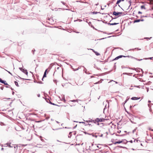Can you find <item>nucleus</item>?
Here are the masks:
<instances>
[{
  "label": "nucleus",
  "mask_w": 153,
  "mask_h": 153,
  "mask_svg": "<svg viewBox=\"0 0 153 153\" xmlns=\"http://www.w3.org/2000/svg\"><path fill=\"white\" fill-rule=\"evenodd\" d=\"M122 14V13L120 12H116L115 11H114L113 13V15H114L115 16H117V17L120 16Z\"/></svg>",
  "instance_id": "1"
},
{
  "label": "nucleus",
  "mask_w": 153,
  "mask_h": 153,
  "mask_svg": "<svg viewBox=\"0 0 153 153\" xmlns=\"http://www.w3.org/2000/svg\"><path fill=\"white\" fill-rule=\"evenodd\" d=\"M128 57V58L131 57V58H134L132 56H123V55H120V56H118L116 58H115V59H114V60H117V59H119L120 58H121V57Z\"/></svg>",
  "instance_id": "2"
},
{
  "label": "nucleus",
  "mask_w": 153,
  "mask_h": 153,
  "mask_svg": "<svg viewBox=\"0 0 153 153\" xmlns=\"http://www.w3.org/2000/svg\"><path fill=\"white\" fill-rule=\"evenodd\" d=\"M105 119L103 118H97L95 120V121L97 122H104L105 120Z\"/></svg>",
  "instance_id": "3"
},
{
  "label": "nucleus",
  "mask_w": 153,
  "mask_h": 153,
  "mask_svg": "<svg viewBox=\"0 0 153 153\" xmlns=\"http://www.w3.org/2000/svg\"><path fill=\"white\" fill-rule=\"evenodd\" d=\"M19 69L21 70L25 74H26V75L27 74L28 72L27 70L23 69L22 68H19Z\"/></svg>",
  "instance_id": "4"
},
{
  "label": "nucleus",
  "mask_w": 153,
  "mask_h": 153,
  "mask_svg": "<svg viewBox=\"0 0 153 153\" xmlns=\"http://www.w3.org/2000/svg\"><path fill=\"white\" fill-rule=\"evenodd\" d=\"M4 146H5V147H7V146H9V147H12V146H10V144L9 143H7L6 144H4Z\"/></svg>",
  "instance_id": "5"
},
{
  "label": "nucleus",
  "mask_w": 153,
  "mask_h": 153,
  "mask_svg": "<svg viewBox=\"0 0 153 153\" xmlns=\"http://www.w3.org/2000/svg\"><path fill=\"white\" fill-rule=\"evenodd\" d=\"M122 142H123V141H120V140L119 141L115 142L114 143V144H117V143L119 144V143H122Z\"/></svg>",
  "instance_id": "6"
},
{
  "label": "nucleus",
  "mask_w": 153,
  "mask_h": 153,
  "mask_svg": "<svg viewBox=\"0 0 153 153\" xmlns=\"http://www.w3.org/2000/svg\"><path fill=\"white\" fill-rule=\"evenodd\" d=\"M47 69H46L45 71V72H44V75H43V78H42V79H43V78L45 77H46V72H47Z\"/></svg>",
  "instance_id": "7"
},
{
  "label": "nucleus",
  "mask_w": 153,
  "mask_h": 153,
  "mask_svg": "<svg viewBox=\"0 0 153 153\" xmlns=\"http://www.w3.org/2000/svg\"><path fill=\"white\" fill-rule=\"evenodd\" d=\"M135 49H136L138 51V50H141V49L139 48H135L134 49H130V50H129L128 51L132 50L133 51H134V50H135Z\"/></svg>",
  "instance_id": "8"
},
{
  "label": "nucleus",
  "mask_w": 153,
  "mask_h": 153,
  "mask_svg": "<svg viewBox=\"0 0 153 153\" xmlns=\"http://www.w3.org/2000/svg\"><path fill=\"white\" fill-rule=\"evenodd\" d=\"M139 98H138L137 97H133L131 98V99L132 100H137L138 99H139Z\"/></svg>",
  "instance_id": "9"
},
{
  "label": "nucleus",
  "mask_w": 153,
  "mask_h": 153,
  "mask_svg": "<svg viewBox=\"0 0 153 153\" xmlns=\"http://www.w3.org/2000/svg\"><path fill=\"white\" fill-rule=\"evenodd\" d=\"M118 24H119V23H109V24L110 25H117Z\"/></svg>",
  "instance_id": "10"
},
{
  "label": "nucleus",
  "mask_w": 153,
  "mask_h": 153,
  "mask_svg": "<svg viewBox=\"0 0 153 153\" xmlns=\"http://www.w3.org/2000/svg\"><path fill=\"white\" fill-rule=\"evenodd\" d=\"M141 9H144L145 10L146 9L145 6L144 5H142L141 6Z\"/></svg>",
  "instance_id": "11"
},
{
  "label": "nucleus",
  "mask_w": 153,
  "mask_h": 153,
  "mask_svg": "<svg viewBox=\"0 0 153 153\" xmlns=\"http://www.w3.org/2000/svg\"><path fill=\"white\" fill-rule=\"evenodd\" d=\"M145 59H153V57H150V58H145Z\"/></svg>",
  "instance_id": "12"
},
{
  "label": "nucleus",
  "mask_w": 153,
  "mask_h": 153,
  "mask_svg": "<svg viewBox=\"0 0 153 153\" xmlns=\"http://www.w3.org/2000/svg\"><path fill=\"white\" fill-rule=\"evenodd\" d=\"M78 100H71L70 101L72 102H75L76 101L77 102H78Z\"/></svg>",
  "instance_id": "13"
},
{
  "label": "nucleus",
  "mask_w": 153,
  "mask_h": 153,
  "mask_svg": "<svg viewBox=\"0 0 153 153\" xmlns=\"http://www.w3.org/2000/svg\"><path fill=\"white\" fill-rule=\"evenodd\" d=\"M95 54L97 56H99L100 55L99 53H98L96 51L95 52Z\"/></svg>",
  "instance_id": "14"
},
{
  "label": "nucleus",
  "mask_w": 153,
  "mask_h": 153,
  "mask_svg": "<svg viewBox=\"0 0 153 153\" xmlns=\"http://www.w3.org/2000/svg\"><path fill=\"white\" fill-rule=\"evenodd\" d=\"M14 82L16 85L17 86H19L18 82H17L15 81Z\"/></svg>",
  "instance_id": "15"
},
{
  "label": "nucleus",
  "mask_w": 153,
  "mask_h": 153,
  "mask_svg": "<svg viewBox=\"0 0 153 153\" xmlns=\"http://www.w3.org/2000/svg\"><path fill=\"white\" fill-rule=\"evenodd\" d=\"M140 19H137L135 20L134 21L135 22H140Z\"/></svg>",
  "instance_id": "16"
},
{
  "label": "nucleus",
  "mask_w": 153,
  "mask_h": 153,
  "mask_svg": "<svg viewBox=\"0 0 153 153\" xmlns=\"http://www.w3.org/2000/svg\"><path fill=\"white\" fill-rule=\"evenodd\" d=\"M121 1V0H118L116 3V4H118L119 3H120Z\"/></svg>",
  "instance_id": "17"
},
{
  "label": "nucleus",
  "mask_w": 153,
  "mask_h": 153,
  "mask_svg": "<svg viewBox=\"0 0 153 153\" xmlns=\"http://www.w3.org/2000/svg\"><path fill=\"white\" fill-rule=\"evenodd\" d=\"M3 83L5 85H8V84L6 82V81H4V83Z\"/></svg>",
  "instance_id": "18"
},
{
  "label": "nucleus",
  "mask_w": 153,
  "mask_h": 153,
  "mask_svg": "<svg viewBox=\"0 0 153 153\" xmlns=\"http://www.w3.org/2000/svg\"><path fill=\"white\" fill-rule=\"evenodd\" d=\"M0 82L1 83H4V80H3L1 78H0Z\"/></svg>",
  "instance_id": "19"
},
{
  "label": "nucleus",
  "mask_w": 153,
  "mask_h": 153,
  "mask_svg": "<svg viewBox=\"0 0 153 153\" xmlns=\"http://www.w3.org/2000/svg\"><path fill=\"white\" fill-rule=\"evenodd\" d=\"M93 14H96L98 13L97 12H92Z\"/></svg>",
  "instance_id": "20"
},
{
  "label": "nucleus",
  "mask_w": 153,
  "mask_h": 153,
  "mask_svg": "<svg viewBox=\"0 0 153 153\" xmlns=\"http://www.w3.org/2000/svg\"><path fill=\"white\" fill-rule=\"evenodd\" d=\"M134 59H136L137 60H138V61H141L142 60V59H137L136 58H135L134 57Z\"/></svg>",
  "instance_id": "21"
},
{
  "label": "nucleus",
  "mask_w": 153,
  "mask_h": 153,
  "mask_svg": "<svg viewBox=\"0 0 153 153\" xmlns=\"http://www.w3.org/2000/svg\"><path fill=\"white\" fill-rule=\"evenodd\" d=\"M7 85V86H5V87H6V88H10V86L9 85H8H8Z\"/></svg>",
  "instance_id": "22"
},
{
  "label": "nucleus",
  "mask_w": 153,
  "mask_h": 153,
  "mask_svg": "<svg viewBox=\"0 0 153 153\" xmlns=\"http://www.w3.org/2000/svg\"><path fill=\"white\" fill-rule=\"evenodd\" d=\"M91 50H92L93 51L94 53H95V52L96 51H95L94 50H93V49H90Z\"/></svg>",
  "instance_id": "23"
},
{
  "label": "nucleus",
  "mask_w": 153,
  "mask_h": 153,
  "mask_svg": "<svg viewBox=\"0 0 153 153\" xmlns=\"http://www.w3.org/2000/svg\"><path fill=\"white\" fill-rule=\"evenodd\" d=\"M138 13L139 14H142V13L141 12H140V11H139L138 12Z\"/></svg>",
  "instance_id": "24"
},
{
  "label": "nucleus",
  "mask_w": 153,
  "mask_h": 153,
  "mask_svg": "<svg viewBox=\"0 0 153 153\" xmlns=\"http://www.w3.org/2000/svg\"><path fill=\"white\" fill-rule=\"evenodd\" d=\"M99 83V81L97 82L94 83V84H97Z\"/></svg>",
  "instance_id": "25"
},
{
  "label": "nucleus",
  "mask_w": 153,
  "mask_h": 153,
  "mask_svg": "<svg viewBox=\"0 0 153 153\" xmlns=\"http://www.w3.org/2000/svg\"><path fill=\"white\" fill-rule=\"evenodd\" d=\"M37 96L38 97H40V94H39L37 95Z\"/></svg>",
  "instance_id": "26"
},
{
  "label": "nucleus",
  "mask_w": 153,
  "mask_h": 153,
  "mask_svg": "<svg viewBox=\"0 0 153 153\" xmlns=\"http://www.w3.org/2000/svg\"><path fill=\"white\" fill-rule=\"evenodd\" d=\"M3 88H4V87H1V89L2 90H3Z\"/></svg>",
  "instance_id": "27"
},
{
  "label": "nucleus",
  "mask_w": 153,
  "mask_h": 153,
  "mask_svg": "<svg viewBox=\"0 0 153 153\" xmlns=\"http://www.w3.org/2000/svg\"><path fill=\"white\" fill-rule=\"evenodd\" d=\"M144 20L143 19H140V21H143Z\"/></svg>",
  "instance_id": "28"
},
{
  "label": "nucleus",
  "mask_w": 153,
  "mask_h": 153,
  "mask_svg": "<svg viewBox=\"0 0 153 153\" xmlns=\"http://www.w3.org/2000/svg\"><path fill=\"white\" fill-rule=\"evenodd\" d=\"M14 91L12 92V94L14 95Z\"/></svg>",
  "instance_id": "29"
},
{
  "label": "nucleus",
  "mask_w": 153,
  "mask_h": 153,
  "mask_svg": "<svg viewBox=\"0 0 153 153\" xmlns=\"http://www.w3.org/2000/svg\"><path fill=\"white\" fill-rule=\"evenodd\" d=\"M91 122V121L90 120L87 121V122L88 123L89 122Z\"/></svg>",
  "instance_id": "30"
},
{
  "label": "nucleus",
  "mask_w": 153,
  "mask_h": 153,
  "mask_svg": "<svg viewBox=\"0 0 153 153\" xmlns=\"http://www.w3.org/2000/svg\"><path fill=\"white\" fill-rule=\"evenodd\" d=\"M84 123V122H79V123Z\"/></svg>",
  "instance_id": "31"
},
{
  "label": "nucleus",
  "mask_w": 153,
  "mask_h": 153,
  "mask_svg": "<svg viewBox=\"0 0 153 153\" xmlns=\"http://www.w3.org/2000/svg\"><path fill=\"white\" fill-rule=\"evenodd\" d=\"M148 106L150 107V104H148Z\"/></svg>",
  "instance_id": "32"
},
{
  "label": "nucleus",
  "mask_w": 153,
  "mask_h": 153,
  "mask_svg": "<svg viewBox=\"0 0 153 153\" xmlns=\"http://www.w3.org/2000/svg\"><path fill=\"white\" fill-rule=\"evenodd\" d=\"M97 147L98 148H100V147H99V146H97Z\"/></svg>",
  "instance_id": "33"
},
{
  "label": "nucleus",
  "mask_w": 153,
  "mask_h": 153,
  "mask_svg": "<svg viewBox=\"0 0 153 153\" xmlns=\"http://www.w3.org/2000/svg\"><path fill=\"white\" fill-rule=\"evenodd\" d=\"M8 71V72L9 73V74H11L10 73V72H9V71Z\"/></svg>",
  "instance_id": "34"
},
{
  "label": "nucleus",
  "mask_w": 153,
  "mask_h": 153,
  "mask_svg": "<svg viewBox=\"0 0 153 153\" xmlns=\"http://www.w3.org/2000/svg\"><path fill=\"white\" fill-rule=\"evenodd\" d=\"M62 2L63 4H65V3H64L63 2Z\"/></svg>",
  "instance_id": "35"
},
{
  "label": "nucleus",
  "mask_w": 153,
  "mask_h": 153,
  "mask_svg": "<svg viewBox=\"0 0 153 153\" xmlns=\"http://www.w3.org/2000/svg\"><path fill=\"white\" fill-rule=\"evenodd\" d=\"M148 102L149 103H150L151 102V101L150 100H149Z\"/></svg>",
  "instance_id": "36"
},
{
  "label": "nucleus",
  "mask_w": 153,
  "mask_h": 153,
  "mask_svg": "<svg viewBox=\"0 0 153 153\" xmlns=\"http://www.w3.org/2000/svg\"><path fill=\"white\" fill-rule=\"evenodd\" d=\"M4 148H2L1 149V150H4Z\"/></svg>",
  "instance_id": "37"
},
{
  "label": "nucleus",
  "mask_w": 153,
  "mask_h": 153,
  "mask_svg": "<svg viewBox=\"0 0 153 153\" xmlns=\"http://www.w3.org/2000/svg\"><path fill=\"white\" fill-rule=\"evenodd\" d=\"M56 123H59V122L58 121H56Z\"/></svg>",
  "instance_id": "38"
},
{
  "label": "nucleus",
  "mask_w": 153,
  "mask_h": 153,
  "mask_svg": "<svg viewBox=\"0 0 153 153\" xmlns=\"http://www.w3.org/2000/svg\"><path fill=\"white\" fill-rule=\"evenodd\" d=\"M52 104L53 105H56L55 104H54V103H52Z\"/></svg>",
  "instance_id": "39"
},
{
  "label": "nucleus",
  "mask_w": 153,
  "mask_h": 153,
  "mask_svg": "<svg viewBox=\"0 0 153 153\" xmlns=\"http://www.w3.org/2000/svg\"><path fill=\"white\" fill-rule=\"evenodd\" d=\"M59 129H53V130H57L58 129H59Z\"/></svg>",
  "instance_id": "40"
},
{
  "label": "nucleus",
  "mask_w": 153,
  "mask_h": 153,
  "mask_svg": "<svg viewBox=\"0 0 153 153\" xmlns=\"http://www.w3.org/2000/svg\"><path fill=\"white\" fill-rule=\"evenodd\" d=\"M83 123H84V124H85V125H86V124H85V122H84Z\"/></svg>",
  "instance_id": "41"
},
{
  "label": "nucleus",
  "mask_w": 153,
  "mask_h": 153,
  "mask_svg": "<svg viewBox=\"0 0 153 153\" xmlns=\"http://www.w3.org/2000/svg\"><path fill=\"white\" fill-rule=\"evenodd\" d=\"M132 107V106H130V108H131Z\"/></svg>",
  "instance_id": "42"
},
{
  "label": "nucleus",
  "mask_w": 153,
  "mask_h": 153,
  "mask_svg": "<svg viewBox=\"0 0 153 153\" xmlns=\"http://www.w3.org/2000/svg\"><path fill=\"white\" fill-rule=\"evenodd\" d=\"M76 126H77V125H76L75 126V127H74V128H75L76 127Z\"/></svg>",
  "instance_id": "43"
},
{
  "label": "nucleus",
  "mask_w": 153,
  "mask_h": 153,
  "mask_svg": "<svg viewBox=\"0 0 153 153\" xmlns=\"http://www.w3.org/2000/svg\"><path fill=\"white\" fill-rule=\"evenodd\" d=\"M130 142L132 143V140H131V141H130Z\"/></svg>",
  "instance_id": "44"
},
{
  "label": "nucleus",
  "mask_w": 153,
  "mask_h": 153,
  "mask_svg": "<svg viewBox=\"0 0 153 153\" xmlns=\"http://www.w3.org/2000/svg\"><path fill=\"white\" fill-rule=\"evenodd\" d=\"M59 68V67H57V69H58Z\"/></svg>",
  "instance_id": "45"
},
{
  "label": "nucleus",
  "mask_w": 153,
  "mask_h": 153,
  "mask_svg": "<svg viewBox=\"0 0 153 153\" xmlns=\"http://www.w3.org/2000/svg\"><path fill=\"white\" fill-rule=\"evenodd\" d=\"M102 135H103V134H101V137H102Z\"/></svg>",
  "instance_id": "46"
},
{
  "label": "nucleus",
  "mask_w": 153,
  "mask_h": 153,
  "mask_svg": "<svg viewBox=\"0 0 153 153\" xmlns=\"http://www.w3.org/2000/svg\"><path fill=\"white\" fill-rule=\"evenodd\" d=\"M124 0H121V1H124Z\"/></svg>",
  "instance_id": "47"
},
{
  "label": "nucleus",
  "mask_w": 153,
  "mask_h": 153,
  "mask_svg": "<svg viewBox=\"0 0 153 153\" xmlns=\"http://www.w3.org/2000/svg\"><path fill=\"white\" fill-rule=\"evenodd\" d=\"M114 82H116V83H117V82H115V81H114Z\"/></svg>",
  "instance_id": "48"
},
{
  "label": "nucleus",
  "mask_w": 153,
  "mask_h": 153,
  "mask_svg": "<svg viewBox=\"0 0 153 153\" xmlns=\"http://www.w3.org/2000/svg\"><path fill=\"white\" fill-rule=\"evenodd\" d=\"M138 140H136V141H137V142H138Z\"/></svg>",
  "instance_id": "49"
},
{
  "label": "nucleus",
  "mask_w": 153,
  "mask_h": 153,
  "mask_svg": "<svg viewBox=\"0 0 153 153\" xmlns=\"http://www.w3.org/2000/svg\"><path fill=\"white\" fill-rule=\"evenodd\" d=\"M134 131H135V130H133V132H134Z\"/></svg>",
  "instance_id": "50"
},
{
  "label": "nucleus",
  "mask_w": 153,
  "mask_h": 153,
  "mask_svg": "<svg viewBox=\"0 0 153 153\" xmlns=\"http://www.w3.org/2000/svg\"><path fill=\"white\" fill-rule=\"evenodd\" d=\"M71 133V132H70L69 133V134H70Z\"/></svg>",
  "instance_id": "51"
},
{
  "label": "nucleus",
  "mask_w": 153,
  "mask_h": 153,
  "mask_svg": "<svg viewBox=\"0 0 153 153\" xmlns=\"http://www.w3.org/2000/svg\"><path fill=\"white\" fill-rule=\"evenodd\" d=\"M50 103L51 104H52V102H50Z\"/></svg>",
  "instance_id": "52"
},
{
  "label": "nucleus",
  "mask_w": 153,
  "mask_h": 153,
  "mask_svg": "<svg viewBox=\"0 0 153 153\" xmlns=\"http://www.w3.org/2000/svg\"><path fill=\"white\" fill-rule=\"evenodd\" d=\"M14 148H16V147H15V146H14Z\"/></svg>",
  "instance_id": "53"
},
{
  "label": "nucleus",
  "mask_w": 153,
  "mask_h": 153,
  "mask_svg": "<svg viewBox=\"0 0 153 153\" xmlns=\"http://www.w3.org/2000/svg\"><path fill=\"white\" fill-rule=\"evenodd\" d=\"M11 89L12 90H13V89L12 88H11Z\"/></svg>",
  "instance_id": "54"
},
{
  "label": "nucleus",
  "mask_w": 153,
  "mask_h": 153,
  "mask_svg": "<svg viewBox=\"0 0 153 153\" xmlns=\"http://www.w3.org/2000/svg\"><path fill=\"white\" fill-rule=\"evenodd\" d=\"M88 124L89 125H90V124Z\"/></svg>",
  "instance_id": "55"
},
{
  "label": "nucleus",
  "mask_w": 153,
  "mask_h": 153,
  "mask_svg": "<svg viewBox=\"0 0 153 153\" xmlns=\"http://www.w3.org/2000/svg\"><path fill=\"white\" fill-rule=\"evenodd\" d=\"M65 128H67L66 127H65Z\"/></svg>",
  "instance_id": "56"
},
{
  "label": "nucleus",
  "mask_w": 153,
  "mask_h": 153,
  "mask_svg": "<svg viewBox=\"0 0 153 153\" xmlns=\"http://www.w3.org/2000/svg\"><path fill=\"white\" fill-rule=\"evenodd\" d=\"M64 100L65 101V99H64Z\"/></svg>",
  "instance_id": "57"
},
{
  "label": "nucleus",
  "mask_w": 153,
  "mask_h": 153,
  "mask_svg": "<svg viewBox=\"0 0 153 153\" xmlns=\"http://www.w3.org/2000/svg\"><path fill=\"white\" fill-rule=\"evenodd\" d=\"M95 137H97V136H95Z\"/></svg>",
  "instance_id": "58"
},
{
  "label": "nucleus",
  "mask_w": 153,
  "mask_h": 153,
  "mask_svg": "<svg viewBox=\"0 0 153 153\" xmlns=\"http://www.w3.org/2000/svg\"><path fill=\"white\" fill-rule=\"evenodd\" d=\"M10 99V98L7 99Z\"/></svg>",
  "instance_id": "59"
},
{
  "label": "nucleus",
  "mask_w": 153,
  "mask_h": 153,
  "mask_svg": "<svg viewBox=\"0 0 153 153\" xmlns=\"http://www.w3.org/2000/svg\"><path fill=\"white\" fill-rule=\"evenodd\" d=\"M62 124H61V126H62Z\"/></svg>",
  "instance_id": "60"
}]
</instances>
